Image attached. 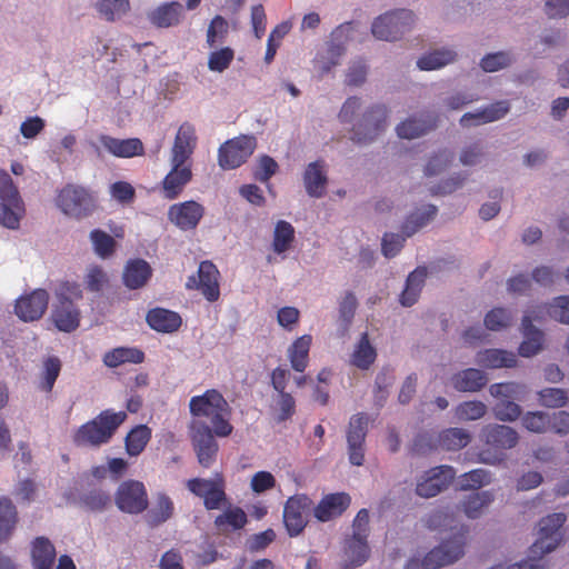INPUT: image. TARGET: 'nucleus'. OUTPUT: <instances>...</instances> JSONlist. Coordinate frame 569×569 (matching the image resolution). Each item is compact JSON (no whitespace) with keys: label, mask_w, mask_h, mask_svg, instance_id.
<instances>
[{"label":"nucleus","mask_w":569,"mask_h":569,"mask_svg":"<svg viewBox=\"0 0 569 569\" xmlns=\"http://www.w3.org/2000/svg\"><path fill=\"white\" fill-rule=\"evenodd\" d=\"M456 58V52L452 50H436L433 52H429L422 56L418 61L417 66L421 70H436L445 67L446 64L453 61Z\"/></svg>","instance_id":"obj_50"},{"label":"nucleus","mask_w":569,"mask_h":569,"mask_svg":"<svg viewBox=\"0 0 569 569\" xmlns=\"http://www.w3.org/2000/svg\"><path fill=\"white\" fill-rule=\"evenodd\" d=\"M437 214V207L433 204H428L423 208V211L419 210L412 212L402 224V232L410 237L416 233L419 229L425 227L429 221H431Z\"/></svg>","instance_id":"obj_48"},{"label":"nucleus","mask_w":569,"mask_h":569,"mask_svg":"<svg viewBox=\"0 0 569 569\" xmlns=\"http://www.w3.org/2000/svg\"><path fill=\"white\" fill-rule=\"evenodd\" d=\"M151 439V429L147 425L133 427L124 438V449L130 457H138L143 452Z\"/></svg>","instance_id":"obj_38"},{"label":"nucleus","mask_w":569,"mask_h":569,"mask_svg":"<svg viewBox=\"0 0 569 569\" xmlns=\"http://www.w3.org/2000/svg\"><path fill=\"white\" fill-rule=\"evenodd\" d=\"M376 358V349L371 346L368 333L363 332L351 356V362L359 369H368Z\"/></svg>","instance_id":"obj_44"},{"label":"nucleus","mask_w":569,"mask_h":569,"mask_svg":"<svg viewBox=\"0 0 569 569\" xmlns=\"http://www.w3.org/2000/svg\"><path fill=\"white\" fill-rule=\"evenodd\" d=\"M509 111L507 101H497L477 112H467L460 118L462 127L477 126L492 122L503 118Z\"/></svg>","instance_id":"obj_26"},{"label":"nucleus","mask_w":569,"mask_h":569,"mask_svg":"<svg viewBox=\"0 0 569 569\" xmlns=\"http://www.w3.org/2000/svg\"><path fill=\"white\" fill-rule=\"evenodd\" d=\"M216 436L213 428H210L208 423L201 419H193L189 425V437L193 450L218 443L214 439Z\"/></svg>","instance_id":"obj_43"},{"label":"nucleus","mask_w":569,"mask_h":569,"mask_svg":"<svg viewBox=\"0 0 569 569\" xmlns=\"http://www.w3.org/2000/svg\"><path fill=\"white\" fill-rule=\"evenodd\" d=\"M456 471L450 466H439L426 472L423 479L417 483L416 492L423 498L436 497L453 480Z\"/></svg>","instance_id":"obj_16"},{"label":"nucleus","mask_w":569,"mask_h":569,"mask_svg":"<svg viewBox=\"0 0 569 569\" xmlns=\"http://www.w3.org/2000/svg\"><path fill=\"white\" fill-rule=\"evenodd\" d=\"M327 182L323 160H316L307 166L303 173V183L310 197L321 198L325 194Z\"/></svg>","instance_id":"obj_27"},{"label":"nucleus","mask_w":569,"mask_h":569,"mask_svg":"<svg viewBox=\"0 0 569 569\" xmlns=\"http://www.w3.org/2000/svg\"><path fill=\"white\" fill-rule=\"evenodd\" d=\"M525 429L535 433H543L549 429L550 416L543 411H528L521 418Z\"/></svg>","instance_id":"obj_57"},{"label":"nucleus","mask_w":569,"mask_h":569,"mask_svg":"<svg viewBox=\"0 0 569 569\" xmlns=\"http://www.w3.org/2000/svg\"><path fill=\"white\" fill-rule=\"evenodd\" d=\"M538 402L548 409L563 408L569 402V393L566 389L547 387L537 392Z\"/></svg>","instance_id":"obj_47"},{"label":"nucleus","mask_w":569,"mask_h":569,"mask_svg":"<svg viewBox=\"0 0 569 569\" xmlns=\"http://www.w3.org/2000/svg\"><path fill=\"white\" fill-rule=\"evenodd\" d=\"M537 319L535 310L527 311L522 317L521 327L525 339L518 349L521 357H532L542 348L543 332L532 325V321Z\"/></svg>","instance_id":"obj_19"},{"label":"nucleus","mask_w":569,"mask_h":569,"mask_svg":"<svg viewBox=\"0 0 569 569\" xmlns=\"http://www.w3.org/2000/svg\"><path fill=\"white\" fill-rule=\"evenodd\" d=\"M295 240V228L288 221L280 220L273 231L272 249L280 254L290 249Z\"/></svg>","instance_id":"obj_49"},{"label":"nucleus","mask_w":569,"mask_h":569,"mask_svg":"<svg viewBox=\"0 0 569 569\" xmlns=\"http://www.w3.org/2000/svg\"><path fill=\"white\" fill-rule=\"evenodd\" d=\"M129 7V0H100L97 3L99 13L108 21H113L123 16Z\"/></svg>","instance_id":"obj_58"},{"label":"nucleus","mask_w":569,"mask_h":569,"mask_svg":"<svg viewBox=\"0 0 569 569\" xmlns=\"http://www.w3.org/2000/svg\"><path fill=\"white\" fill-rule=\"evenodd\" d=\"M80 503L89 511L102 512L111 506L112 499L107 489L93 487L81 495Z\"/></svg>","instance_id":"obj_39"},{"label":"nucleus","mask_w":569,"mask_h":569,"mask_svg":"<svg viewBox=\"0 0 569 569\" xmlns=\"http://www.w3.org/2000/svg\"><path fill=\"white\" fill-rule=\"evenodd\" d=\"M171 167L162 180L163 197L168 200L178 198L192 179L190 164L171 162Z\"/></svg>","instance_id":"obj_18"},{"label":"nucleus","mask_w":569,"mask_h":569,"mask_svg":"<svg viewBox=\"0 0 569 569\" xmlns=\"http://www.w3.org/2000/svg\"><path fill=\"white\" fill-rule=\"evenodd\" d=\"M257 140L253 136H239L222 143L218 150V163L224 170L236 169L253 153Z\"/></svg>","instance_id":"obj_10"},{"label":"nucleus","mask_w":569,"mask_h":569,"mask_svg":"<svg viewBox=\"0 0 569 569\" xmlns=\"http://www.w3.org/2000/svg\"><path fill=\"white\" fill-rule=\"evenodd\" d=\"M487 382V375L476 368L461 370L451 377L452 387L459 392H478Z\"/></svg>","instance_id":"obj_29"},{"label":"nucleus","mask_w":569,"mask_h":569,"mask_svg":"<svg viewBox=\"0 0 569 569\" xmlns=\"http://www.w3.org/2000/svg\"><path fill=\"white\" fill-rule=\"evenodd\" d=\"M427 277V269L419 267L409 273L406 280V287L400 295V303L405 307H411L419 298Z\"/></svg>","instance_id":"obj_35"},{"label":"nucleus","mask_w":569,"mask_h":569,"mask_svg":"<svg viewBox=\"0 0 569 569\" xmlns=\"http://www.w3.org/2000/svg\"><path fill=\"white\" fill-rule=\"evenodd\" d=\"M511 313L505 308H493L485 317L487 329L497 331L505 329L511 323Z\"/></svg>","instance_id":"obj_62"},{"label":"nucleus","mask_w":569,"mask_h":569,"mask_svg":"<svg viewBox=\"0 0 569 569\" xmlns=\"http://www.w3.org/2000/svg\"><path fill=\"white\" fill-rule=\"evenodd\" d=\"M491 481V476L488 470L473 469L469 472H465L458 478L457 487L459 490H477Z\"/></svg>","instance_id":"obj_51"},{"label":"nucleus","mask_w":569,"mask_h":569,"mask_svg":"<svg viewBox=\"0 0 569 569\" xmlns=\"http://www.w3.org/2000/svg\"><path fill=\"white\" fill-rule=\"evenodd\" d=\"M471 441V435L463 428L452 427L439 435V445L447 450H459Z\"/></svg>","instance_id":"obj_45"},{"label":"nucleus","mask_w":569,"mask_h":569,"mask_svg":"<svg viewBox=\"0 0 569 569\" xmlns=\"http://www.w3.org/2000/svg\"><path fill=\"white\" fill-rule=\"evenodd\" d=\"M189 410L193 418H208L217 437L224 438L232 433L233 426L229 418L231 408L222 393L217 389H208L189 401Z\"/></svg>","instance_id":"obj_1"},{"label":"nucleus","mask_w":569,"mask_h":569,"mask_svg":"<svg viewBox=\"0 0 569 569\" xmlns=\"http://www.w3.org/2000/svg\"><path fill=\"white\" fill-rule=\"evenodd\" d=\"M313 511L312 500L305 493H296L287 499L283 506L282 520L290 537L301 535Z\"/></svg>","instance_id":"obj_9"},{"label":"nucleus","mask_w":569,"mask_h":569,"mask_svg":"<svg viewBox=\"0 0 569 569\" xmlns=\"http://www.w3.org/2000/svg\"><path fill=\"white\" fill-rule=\"evenodd\" d=\"M57 558L53 543L43 536L31 541V562L33 569H52Z\"/></svg>","instance_id":"obj_28"},{"label":"nucleus","mask_w":569,"mask_h":569,"mask_svg":"<svg viewBox=\"0 0 569 569\" xmlns=\"http://www.w3.org/2000/svg\"><path fill=\"white\" fill-rule=\"evenodd\" d=\"M174 512V505L171 498L166 493L157 497L156 506L148 513V522L152 527H157L169 520Z\"/></svg>","instance_id":"obj_46"},{"label":"nucleus","mask_w":569,"mask_h":569,"mask_svg":"<svg viewBox=\"0 0 569 569\" xmlns=\"http://www.w3.org/2000/svg\"><path fill=\"white\" fill-rule=\"evenodd\" d=\"M415 20L412 11L398 9L375 19L371 31L377 39L396 41L411 30Z\"/></svg>","instance_id":"obj_8"},{"label":"nucleus","mask_w":569,"mask_h":569,"mask_svg":"<svg viewBox=\"0 0 569 569\" xmlns=\"http://www.w3.org/2000/svg\"><path fill=\"white\" fill-rule=\"evenodd\" d=\"M369 551L367 538L352 535L345 542L343 553L347 563L343 568L349 569L361 566L368 559Z\"/></svg>","instance_id":"obj_30"},{"label":"nucleus","mask_w":569,"mask_h":569,"mask_svg":"<svg viewBox=\"0 0 569 569\" xmlns=\"http://www.w3.org/2000/svg\"><path fill=\"white\" fill-rule=\"evenodd\" d=\"M512 61L508 52L499 51L489 53L481 59L480 66L486 72H495L508 67Z\"/></svg>","instance_id":"obj_64"},{"label":"nucleus","mask_w":569,"mask_h":569,"mask_svg":"<svg viewBox=\"0 0 569 569\" xmlns=\"http://www.w3.org/2000/svg\"><path fill=\"white\" fill-rule=\"evenodd\" d=\"M521 412V407L512 400H500L493 407L495 417L503 422L516 421Z\"/></svg>","instance_id":"obj_61"},{"label":"nucleus","mask_w":569,"mask_h":569,"mask_svg":"<svg viewBox=\"0 0 569 569\" xmlns=\"http://www.w3.org/2000/svg\"><path fill=\"white\" fill-rule=\"evenodd\" d=\"M476 363L488 369L512 368L517 365V358L509 351L486 349L477 353Z\"/></svg>","instance_id":"obj_31"},{"label":"nucleus","mask_w":569,"mask_h":569,"mask_svg":"<svg viewBox=\"0 0 569 569\" xmlns=\"http://www.w3.org/2000/svg\"><path fill=\"white\" fill-rule=\"evenodd\" d=\"M312 342L310 335L297 338L288 349V358L295 371L303 372L309 363V351Z\"/></svg>","instance_id":"obj_34"},{"label":"nucleus","mask_w":569,"mask_h":569,"mask_svg":"<svg viewBox=\"0 0 569 569\" xmlns=\"http://www.w3.org/2000/svg\"><path fill=\"white\" fill-rule=\"evenodd\" d=\"M248 522L246 512L240 507H230L214 519V527L221 533L242 529Z\"/></svg>","instance_id":"obj_37"},{"label":"nucleus","mask_w":569,"mask_h":569,"mask_svg":"<svg viewBox=\"0 0 569 569\" xmlns=\"http://www.w3.org/2000/svg\"><path fill=\"white\" fill-rule=\"evenodd\" d=\"M187 489L196 497L202 499L207 510H217L226 506V480L221 472L214 473L210 479L191 478L186 482Z\"/></svg>","instance_id":"obj_7"},{"label":"nucleus","mask_w":569,"mask_h":569,"mask_svg":"<svg viewBox=\"0 0 569 569\" xmlns=\"http://www.w3.org/2000/svg\"><path fill=\"white\" fill-rule=\"evenodd\" d=\"M368 432V417L357 413L350 418L347 430V443L349 461L353 466H362L365 462V441Z\"/></svg>","instance_id":"obj_14"},{"label":"nucleus","mask_w":569,"mask_h":569,"mask_svg":"<svg viewBox=\"0 0 569 569\" xmlns=\"http://www.w3.org/2000/svg\"><path fill=\"white\" fill-rule=\"evenodd\" d=\"M126 419L124 411L103 410L92 420L81 425L73 433L72 441L77 447L98 448L111 440Z\"/></svg>","instance_id":"obj_2"},{"label":"nucleus","mask_w":569,"mask_h":569,"mask_svg":"<svg viewBox=\"0 0 569 569\" xmlns=\"http://www.w3.org/2000/svg\"><path fill=\"white\" fill-rule=\"evenodd\" d=\"M229 26L222 16H216L207 30V43L210 48H214L223 43L228 34Z\"/></svg>","instance_id":"obj_59"},{"label":"nucleus","mask_w":569,"mask_h":569,"mask_svg":"<svg viewBox=\"0 0 569 569\" xmlns=\"http://www.w3.org/2000/svg\"><path fill=\"white\" fill-rule=\"evenodd\" d=\"M346 49L342 44L332 43L328 47L325 54H320L316 58V68L321 76L330 72L332 68L340 63V59L343 56Z\"/></svg>","instance_id":"obj_53"},{"label":"nucleus","mask_w":569,"mask_h":569,"mask_svg":"<svg viewBox=\"0 0 569 569\" xmlns=\"http://www.w3.org/2000/svg\"><path fill=\"white\" fill-rule=\"evenodd\" d=\"M566 520L567 517L563 512H555L540 520L538 538L530 547V556L527 561L545 569L542 556L553 551L561 542V529Z\"/></svg>","instance_id":"obj_5"},{"label":"nucleus","mask_w":569,"mask_h":569,"mask_svg":"<svg viewBox=\"0 0 569 569\" xmlns=\"http://www.w3.org/2000/svg\"><path fill=\"white\" fill-rule=\"evenodd\" d=\"M489 392L495 398H502L501 400H522L527 393V387L513 381L499 382L491 385Z\"/></svg>","instance_id":"obj_52"},{"label":"nucleus","mask_w":569,"mask_h":569,"mask_svg":"<svg viewBox=\"0 0 569 569\" xmlns=\"http://www.w3.org/2000/svg\"><path fill=\"white\" fill-rule=\"evenodd\" d=\"M146 321L151 329L163 333L177 331L182 323V319L178 312L160 307L149 310L146 316Z\"/></svg>","instance_id":"obj_25"},{"label":"nucleus","mask_w":569,"mask_h":569,"mask_svg":"<svg viewBox=\"0 0 569 569\" xmlns=\"http://www.w3.org/2000/svg\"><path fill=\"white\" fill-rule=\"evenodd\" d=\"M57 207L67 216L81 219L90 216L97 207L93 193L78 184H66L57 194Z\"/></svg>","instance_id":"obj_6"},{"label":"nucleus","mask_w":569,"mask_h":569,"mask_svg":"<svg viewBox=\"0 0 569 569\" xmlns=\"http://www.w3.org/2000/svg\"><path fill=\"white\" fill-rule=\"evenodd\" d=\"M18 521V511L11 499L0 497V543L10 539Z\"/></svg>","instance_id":"obj_36"},{"label":"nucleus","mask_w":569,"mask_h":569,"mask_svg":"<svg viewBox=\"0 0 569 569\" xmlns=\"http://www.w3.org/2000/svg\"><path fill=\"white\" fill-rule=\"evenodd\" d=\"M388 110L383 104L369 108L352 128V140L357 143L373 141L387 127Z\"/></svg>","instance_id":"obj_12"},{"label":"nucleus","mask_w":569,"mask_h":569,"mask_svg":"<svg viewBox=\"0 0 569 569\" xmlns=\"http://www.w3.org/2000/svg\"><path fill=\"white\" fill-rule=\"evenodd\" d=\"M152 270L142 259L131 260L123 271V282L129 289H139L150 279Z\"/></svg>","instance_id":"obj_32"},{"label":"nucleus","mask_w":569,"mask_h":569,"mask_svg":"<svg viewBox=\"0 0 569 569\" xmlns=\"http://www.w3.org/2000/svg\"><path fill=\"white\" fill-rule=\"evenodd\" d=\"M350 502L351 498L346 492L329 493L313 507V515L319 521L327 522L341 516Z\"/></svg>","instance_id":"obj_22"},{"label":"nucleus","mask_w":569,"mask_h":569,"mask_svg":"<svg viewBox=\"0 0 569 569\" xmlns=\"http://www.w3.org/2000/svg\"><path fill=\"white\" fill-rule=\"evenodd\" d=\"M481 441L485 445L479 452V461L496 466L506 459V451L519 442L518 432L509 426L490 423L481 429Z\"/></svg>","instance_id":"obj_3"},{"label":"nucleus","mask_w":569,"mask_h":569,"mask_svg":"<svg viewBox=\"0 0 569 569\" xmlns=\"http://www.w3.org/2000/svg\"><path fill=\"white\" fill-rule=\"evenodd\" d=\"M183 7L180 2H166L148 12L149 22L157 28H170L180 23Z\"/></svg>","instance_id":"obj_24"},{"label":"nucleus","mask_w":569,"mask_h":569,"mask_svg":"<svg viewBox=\"0 0 569 569\" xmlns=\"http://www.w3.org/2000/svg\"><path fill=\"white\" fill-rule=\"evenodd\" d=\"M90 239L92 241L96 253L100 258H108L114 252L116 241L106 231L94 229L90 232Z\"/></svg>","instance_id":"obj_56"},{"label":"nucleus","mask_w":569,"mask_h":569,"mask_svg":"<svg viewBox=\"0 0 569 569\" xmlns=\"http://www.w3.org/2000/svg\"><path fill=\"white\" fill-rule=\"evenodd\" d=\"M495 497L491 491H478L467 496L461 502L462 511L470 519L479 518L487 509Z\"/></svg>","instance_id":"obj_41"},{"label":"nucleus","mask_w":569,"mask_h":569,"mask_svg":"<svg viewBox=\"0 0 569 569\" xmlns=\"http://www.w3.org/2000/svg\"><path fill=\"white\" fill-rule=\"evenodd\" d=\"M436 124V117H428L423 120L409 118L397 126V133L402 139H415L433 129Z\"/></svg>","instance_id":"obj_40"},{"label":"nucleus","mask_w":569,"mask_h":569,"mask_svg":"<svg viewBox=\"0 0 569 569\" xmlns=\"http://www.w3.org/2000/svg\"><path fill=\"white\" fill-rule=\"evenodd\" d=\"M114 503L124 513H142L149 505L148 492L143 482L133 479L122 481L117 488Z\"/></svg>","instance_id":"obj_11"},{"label":"nucleus","mask_w":569,"mask_h":569,"mask_svg":"<svg viewBox=\"0 0 569 569\" xmlns=\"http://www.w3.org/2000/svg\"><path fill=\"white\" fill-rule=\"evenodd\" d=\"M547 313L553 320L569 325V296H559L546 306Z\"/></svg>","instance_id":"obj_60"},{"label":"nucleus","mask_w":569,"mask_h":569,"mask_svg":"<svg viewBox=\"0 0 569 569\" xmlns=\"http://www.w3.org/2000/svg\"><path fill=\"white\" fill-rule=\"evenodd\" d=\"M61 371V361L58 357H48L43 361V370L41 375L40 389L46 392H51L56 380Z\"/></svg>","instance_id":"obj_55"},{"label":"nucleus","mask_w":569,"mask_h":569,"mask_svg":"<svg viewBox=\"0 0 569 569\" xmlns=\"http://www.w3.org/2000/svg\"><path fill=\"white\" fill-rule=\"evenodd\" d=\"M487 413V406L479 400L463 401L455 408V416L459 421L479 420Z\"/></svg>","instance_id":"obj_54"},{"label":"nucleus","mask_w":569,"mask_h":569,"mask_svg":"<svg viewBox=\"0 0 569 569\" xmlns=\"http://www.w3.org/2000/svg\"><path fill=\"white\" fill-rule=\"evenodd\" d=\"M203 214L204 207L194 200L174 203L168 210V219L183 231L196 229Z\"/></svg>","instance_id":"obj_15"},{"label":"nucleus","mask_w":569,"mask_h":569,"mask_svg":"<svg viewBox=\"0 0 569 569\" xmlns=\"http://www.w3.org/2000/svg\"><path fill=\"white\" fill-rule=\"evenodd\" d=\"M233 57V50L229 47H224L210 53L208 67L211 71L222 72L230 66Z\"/></svg>","instance_id":"obj_63"},{"label":"nucleus","mask_w":569,"mask_h":569,"mask_svg":"<svg viewBox=\"0 0 569 569\" xmlns=\"http://www.w3.org/2000/svg\"><path fill=\"white\" fill-rule=\"evenodd\" d=\"M101 146L117 158H132L142 156L144 147L139 138L118 139L108 134H100Z\"/></svg>","instance_id":"obj_23"},{"label":"nucleus","mask_w":569,"mask_h":569,"mask_svg":"<svg viewBox=\"0 0 569 569\" xmlns=\"http://www.w3.org/2000/svg\"><path fill=\"white\" fill-rule=\"evenodd\" d=\"M144 360V352L136 347H118L109 350L103 356V363L109 368H117L123 363H141Z\"/></svg>","instance_id":"obj_33"},{"label":"nucleus","mask_w":569,"mask_h":569,"mask_svg":"<svg viewBox=\"0 0 569 569\" xmlns=\"http://www.w3.org/2000/svg\"><path fill=\"white\" fill-rule=\"evenodd\" d=\"M220 272L216 264L209 260L201 261L197 277L190 276L186 282L187 289L199 290L209 302H214L220 297Z\"/></svg>","instance_id":"obj_13"},{"label":"nucleus","mask_w":569,"mask_h":569,"mask_svg":"<svg viewBox=\"0 0 569 569\" xmlns=\"http://www.w3.org/2000/svg\"><path fill=\"white\" fill-rule=\"evenodd\" d=\"M50 318L59 331L69 333L79 328L81 312L73 301H56Z\"/></svg>","instance_id":"obj_21"},{"label":"nucleus","mask_w":569,"mask_h":569,"mask_svg":"<svg viewBox=\"0 0 569 569\" xmlns=\"http://www.w3.org/2000/svg\"><path fill=\"white\" fill-rule=\"evenodd\" d=\"M467 532L468 528L462 526L449 540L442 541L438 547L431 549L421 562L410 559L406 563V569H439L456 562L465 553Z\"/></svg>","instance_id":"obj_4"},{"label":"nucleus","mask_w":569,"mask_h":569,"mask_svg":"<svg viewBox=\"0 0 569 569\" xmlns=\"http://www.w3.org/2000/svg\"><path fill=\"white\" fill-rule=\"evenodd\" d=\"M197 146V136L194 127L189 123H182L174 138L171 149V162L186 163L192 156Z\"/></svg>","instance_id":"obj_20"},{"label":"nucleus","mask_w":569,"mask_h":569,"mask_svg":"<svg viewBox=\"0 0 569 569\" xmlns=\"http://www.w3.org/2000/svg\"><path fill=\"white\" fill-rule=\"evenodd\" d=\"M49 295L44 289H36L20 297L14 306L16 315L23 321L40 319L48 308Z\"/></svg>","instance_id":"obj_17"},{"label":"nucleus","mask_w":569,"mask_h":569,"mask_svg":"<svg viewBox=\"0 0 569 569\" xmlns=\"http://www.w3.org/2000/svg\"><path fill=\"white\" fill-rule=\"evenodd\" d=\"M0 199L1 203L8 204L12 209H16L20 213V217L23 213V203L20 198L19 191L14 186L10 174L0 170Z\"/></svg>","instance_id":"obj_42"}]
</instances>
